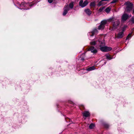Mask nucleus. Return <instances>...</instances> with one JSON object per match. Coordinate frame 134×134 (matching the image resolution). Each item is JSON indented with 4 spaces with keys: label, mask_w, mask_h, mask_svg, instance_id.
Listing matches in <instances>:
<instances>
[{
    "label": "nucleus",
    "mask_w": 134,
    "mask_h": 134,
    "mask_svg": "<svg viewBox=\"0 0 134 134\" xmlns=\"http://www.w3.org/2000/svg\"><path fill=\"white\" fill-rule=\"evenodd\" d=\"M99 46L100 47V50L103 52H108L111 50L112 49L111 48L107 46H105V44L104 42H102L98 40Z\"/></svg>",
    "instance_id": "nucleus-1"
},
{
    "label": "nucleus",
    "mask_w": 134,
    "mask_h": 134,
    "mask_svg": "<svg viewBox=\"0 0 134 134\" xmlns=\"http://www.w3.org/2000/svg\"><path fill=\"white\" fill-rule=\"evenodd\" d=\"M74 6V2H72L69 5V6L68 4H66L64 8V12L63 15H65L68 12V11L70 10V8L72 9Z\"/></svg>",
    "instance_id": "nucleus-2"
},
{
    "label": "nucleus",
    "mask_w": 134,
    "mask_h": 134,
    "mask_svg": "<svg viewBox=\"0 0 134 134\" xmlns=\"http://www.w3.org/2000/svg\"><path fill=\"white\" fill-rule=\"evenodd\" d=\"M124 4L127 6L126 10L127 12L130 11L132 10L133 7V4L132 3L129 2H127Z\"/></svg>",
    "instance_id": "nucleus-3"
},
{
    "label": "nucleus",
    "mask_w": 134,
    "mask_h": 134,
    "mask_svg": "<svg viewBox=\"0 0 134 134\" xmlns=\"http://www.w3.org/2000/svg\"><path fill=\"white\" fill-rule=\"evenodd\" d=\"M88 3L87 0L85 1L84 2L82 0H81L79 3V5L82 8H83L86 6Z\"/></svg>",
    "instance_id": "nucleus-4"
},
{
    "label": "nucleus",
    "mask_w": 134,
    "mask_h": 134,
    "mask_svg": "<svg viewBox=\"0 0 134 134\" xmlns=\"http://www.w3.org/2000/svg\"><path fill=\"white\" fill-rule=\"evenodd\" d=\"M129 17V15L127 14L124 13L122 15L121 18V21L122 22L126 21Z\"/></svg>",
    "instance_id": "nucleus-5"
},
{
    "label": "nucleus",
    "mask_w": 134,
    "mask_h": 134,
    "mask_svg": "<svg viewBox=\"0 0 134 134\" xmlns=\"http://www.w3.org/2000/svg\"><path fill=\"white\" fill-rule=\"evenodd\" d=\"M120 24V21L118 20H117L116 21L114 22L113 24V28L114 29H116L118 26Z\"/></svg>",
    "instance_id": "nucleus-6"
},
{
    "label": "nucleus",
    "mask_w": 134,
    "mask_h": 134,
    "mask_svg": "<svg viewBox=\"0 0 134 134\" xmlns=\"http://www.w3.org/2000/svg\"><path fill=\"white\" fill-rule=\"evenodd\" d=\"M98 32L97 30L95 29H94L91 32H89L88 33V35H90L91 37L93 36L94 34H97Z\"/></svg>",
    "instance_id": "nucleus-7"
},
{
    "label": "nucleus",
    "mask_w": 134,
    "mask_h": 134,
    "mask_svg": "<svg viewBox=\"0 0 134 134\" xmlns=\"http://www.w3.org/2000/svg\"><path fill=\"white\" fill-rule=\"evenodd\" d=\"M89 50L91 51V52L93 53H96L97 52V50L93 46L90 47L89 49Z\"/></svg>",
    "instance_id": "nucleus-8"
},
{
    "label": "nucleus",
    "mask_w": 134,
    "mask_h": 134,
    "mask_svg": "<svg viewBox=\"0 0 134 134\" xmlns=\"http://www.w3.org/2000/svg\"><path fill=\"white\" fill-rule=\"evenodd\" d=\"M124 36L123 32H120L118 34L117 37L118 38H120Z\"/></svg>",
    "instance_id": "nucleus-9"
},
{
    "label": "nucleus",
    "mask_w": 134,
    "mask_h": 134,
    "mask_svg": "<svg viewBox=\"0 0 134 134\" xmlns=\"http://www.w3.org/2000/svg\"><path fill=\"white\" fill-rule=\"evenodd\" d=\"M85 12L87 14L89 15H90L92 13L91 11L89 9H85Z\"/></svg>",
    "instance_id": "nucleus-10"
},
{
    "label": "nucleus",
    "mask_w": 134,
    "mask_h": 134,
    "mask_svg": "<svg viewBox=\"0 0 134 134\" xmlns=\"http://www.w3.org/2000/svg\"><path fill=\"white\" fill-rule=\"evenodd\" d=\"M83 116H84L85 117H88L90 115L89 113L87 111H85L83 113Z\"/></svg>",
    "instance_id": "nucleus-11"
},
{
    "label": "nucleus",
    "mask_w": 134,
    "mask_h": 134,
    "mask_svg": "<svg viewBox=\"0 0 134 134\" xmlns=\"http://www.w3.org/2000/svg\"><path fill=\"white\" fill-rule=\"evenodd\" d=\"M105 27V26L103 25L100 24V25L99 26L98 29L99 30H102L104 29Z\"/></svg>",
    "instance_id": "nucleus-12"
},
{
    "label": "nucleus",
    "mask_w": 134,
    "mask_h": 134,
    "mask_svg": "<svg viewBox=\"0 0 134 134\" xmlns=\"http://www.w3.org/2000/svg\"><path fill=\"white\" fill-rule=\"evenodd\" d=\"M111 9V7H110L107 8L105 10V12L108 13L109 12Z\"/></svg>",
    "instance_id": "nucleus-13"
},
{
    "label": "nucleus",
    "mask_w": 134,
    "mask_h": 134,
    "mask_svg": "<svg viewBox=\"0 0 134 134\" xmlns=\"http://www.w3.org/2000/svg\"><path fill=\"white\" fill-rule=\"evenodd\" d=\"M96 2L95 1L91 2L90 4V5L91 7H94L96 5Z\"/></svg>",
    "instance_id": "nucleus-14"
},
{
    "label": "nucleus",
    "mask_w": 134,
    "mask_h": 134,
    "mask_svg": "<svg viewBox=\"0 0 134 134\" xmlns=\"http://www.w3.org/2000/svg\"><path fill=\"white\" fill-rule=\"evenodd\" d=\"M107 23V21L106 20H104L102 21L101 22L100 24L105 26V25Z\"/></svg>",
    "instance_id": "nucleus-15"
},
{
    "label": "nucleus",
    "mask_w": 134,
    "mask_h": 134,
    "mask_svg": "<svg viewBox=\"0 0 134 134\" xmlns=\"http://www.w3.org/2000/svg\"><path fill=\"white\" fill-rule=\"evenodd\" d=\"M95 69V68L94 66H92V67H90L87 69V71H91Z\"/></svg>",
    "instance_id": "nucleus-16"
},
{
    "label": "nucleus",
    "mask_w": 134,
    "mask_h": 134,
    "mask_svg": "<svg viewBox=\"0 0 134 134\" xmlns=\"http://www.w3.org/2000/svg\"><path fill=\"white\" fill-rule=\"evenodd\" d=\"M97 42H96L95 41H92L90 42V44L91 45H94L97 43Z\"/></svg>",
    "instance_id": "nucleus-17"
},
{
    "label": "nucleus",
    "mask_w": 134,
    "mask_h": 134,
    "mask_svg": "<svg viewBox=\"0 0 134 134\" xmlns=\"http://www.w3.org/2000/svg\"><path fill=\"white\" fill-rule=\"evenodd\" d=\"M94 127V125L93 124H91L90 125L89 127L90 129H93Z\"/></svg>",
    "instance_id": "nucleus-18"
},
{
    "label": "nucleus",
    "mask_w": 134,
    "mask_h": 134,
    "mask_svg": "<svg viewBox=\"0 0 134 134\" xmlns=\"http://www.w3.org/2000/svg\"><path fill=\"white\" fill-rule=\"evenodd\" d=\"M131 33L129 34L127 36L126 39V40L129 39L131 37Z\"/></svg>",
    "instance_id": "nucleus-19"
},
{
    "label": "nucleus",
    "mask_w": 134,
    "mask_h": 134,
    "mask_svg": "<svg viewBox=\"0 0 134 134\" xmlns=\"http://www.w3.org/2000/svg\"><path fill=\"white\" fill-rule=\"evenodd\" d=\"M104 8L105 7H104L100 8L98 10L99 12H102Z\"/></svg>",
    "instance_id": "nucleus-20"
},
{
    "label": "nucleus",
    "mask_w": 134,
    "mask_h": 134,
    "mask_svg": "<svg viewBox=\"0 0 134 134\" xmlns=\"http://www.w3.org/2000/svg\"><path fill=\"white\" fill-rule=\"evenodd\" d=\"M26 4L24 2H22L20 4V6L21 7H25V6Z\"/></svg>",
    "instance_id": "nucleus-21"
},
{
    "label": "nucleus",
    "mask_w": 134,
    "mask_h": 134,
    "mask_svg": "<svg viewBox=\"0 0 134 134\" xmlns=\"http://www.w3.org/2000/svg\"><path fill=\"white\" fill-rule=\"evenodd\" d=\"M106 58L107 59H109V60H111L112 59V58H111V57H110V56L109 55H107L106 56Z\"/></svg>",
    "instance_id": "nucleus-22"
},
{
    "label": "nucleus",
    "mask_w": 134,
    "mask_h": 134,
    "mask_svg": "<svg viewBox=\"0 0 134 134\" xmlns=\"http://www.w3.org/2000/svg\"><path fill=\"white\" fill-rule=\"evenodd\" d=\"M118 0H113L111 2V3H114L116 2Z\"/></svg>",
    "instance_id": "nucleus-23"
},
{
    "label": "nucleus",
    "mask_w": 134,
    "mask_h": 134,
    "mask_svg": "<svg viewBox=\"0 0 134 134\" xmlns=\"http://www.w3.org/2000/svg\"><path fill=\"white\" fill-rule=\"evenodd\" d=\"M131 21L133 23H134V17H132L131 18Z\"/></svg>",
    "instance_id": "nucleus-24"
},
{
    "label": "nucleus",
    "mask_w": 134,
    "mask_h": 134,
    "mask_svg": "<svg viewBox=\"0 0 134 134\" xmlns=\"http://www.w3.org/2000/svg\"><path fill=\"white\" fill-rule=\"evenodd\" d=\"M113 18H109V19L108 20L109 21V22H111V21H113Z\"/></svg>",
    "instance_id": "nucleus-25"
},
{
    "label": "nucleus",
    "mask_w": 134,
    "mask_h": 134,
    "mask_svg": "<svg viewBox=\"0 0 134 134\" xmlns=\"http://www.w3.org/2000/svg\"><path fill=\"white\" fill-rule=\"evenodd\" d=\"M126 27L127 26H124L123 28L122 31V32H123L125 30Z\"/></svg>",
    "instance_id": "nucleus-26"
},
{
    "label": "nucleus",
    "mask_w": 134,
    "mask_h": 134,
    "mask_svg": "<svg viewBox=\"0 0 134 134\" xmlns=\"http://www.w3.org/2000/svg\"><path fill=\"white\" fill-rule=\"evenodd\" d=\"M104 126H105V127L107 128H108L109 126V125H108L107 124H105V125Z\"/></svg>",
    "instance_id": "nucleus-27"
},
{
    "label": "nucleus",
    "mask_w": 134,
    "mask_h": 134,
    "mask_svg": "<svg viewBox=\"0 0 134 134\" xmlns=\"http://www.w3.org/2000/svg\"><path fill=\"white\" fill-rule=\"evenodd\" d=\"M53 0H48V2L49 3H51L53 2Z\"/></svg>",
    "instance_id": "nucleus-28"
},
{
    "label": "nucleus",
    "mask_w": 134,
    "mask_h": 134,
    "mask_svg": "<svg viewBox=\"0 0 134 134\" xmlns=\"http://www.w3.org/2000/svg\"><path fill=\"white\" fill-rule=\"evenodd\" d=\"M84 58H80V59L81 61H83L84 60Z\"/></svg>",
    "instance_id": "nucleus-29"
},
{
    "label": "nucleus",
    "mask_w": 134,
    "mask_h": 134,
    "mask_svg": "<svg viewBox=\"0 0 134 134\" xmlns=\"http://www.w3.org/2000/svg\"><path fill=\"white\" fill-rule=\"evenodd\" d=\"M133 13L134 14V9L133 10Z\"/></svg>",
    "instance_id": "nucleus-30"
},
{
    "label": "nucleus",
    "mask_w": 134,
    "mask_h": 134,
    "mask_svg": "<svg viewBox=\"0 0 134 134\" xmlns=\"http://www.w3.org/2000/svg\"><path fill=\"white\" fill-rule=\"evenodd\" d=\"M106 63V62H105V63H104L105 64Z\"/></svg>",
    "instance_id": "nucleus-31"
}]
</instances>
